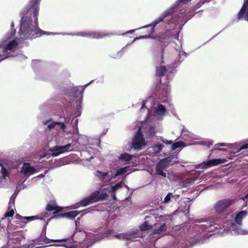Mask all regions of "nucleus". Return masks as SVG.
Returning <instances> with one entry per match:
<instances>
[{
    "instance_id": "37998d69",
    "label": "nucleus",
    "mask_w": 248,
    "mask_h": 248,
    "mask_svg": "<svg viewBox=\"0 0 248 248\" xmlns=\"http://www.w3.org/2000/svg\"><path fill=\"white\" fill-rule=\"evenodd\" d=\"M162 141L167 145L172 144L173 141L172 140H162Z\"/></svg>"
},
{
    "instance_id": "cd10ccee",
    "label": "nucleus",
    "mask_w": 248,
    "mask_h": 248,
    "mask_svg": "<svg viewBox=\"0 0 248 248\" xmlns=\"http://www.w3.org/2000/svg\"><path fill=\"white\" fill-rule=\"evenodd\" d=\"M108 172H103L101 171H97L96 172V175L97 176L100 180H104L105 177L108 175Z\"/></svg>"
},
{
    "instance_id": "a211bd4d",
    "label": "nucleus",
    "mask_w": 248,
    "mask_h": 248,
    "mask_svg": "<svg viewBox=\"0 0 248 248\" xmlns=\"http://www.w3.org/2000/svg\"><path fill=\"white\" fill-rule=\"evenodd\" d=\"M126 240H130L131 241H136L138 239L141 237L139 231L137 230L131 232H126Z\"/></svg>"
},
{
    "instance_id": "c9c22d12",
    "label": "nucleus",
    "mask_w": 248,
    "mask_h": 248,
    "mask_svg": "<svg viewBox=\"0 0 248 248\" xmlns=\"http://www.w3.org/2000/svg\"><path fill=\"white\" fill-rule=\"evenodd\" d=\"M126 232L119 233L115 235V237L119 239H126Z\"/></svg>"
},
{
    "instance_id": "f704fd0d",
    "label": "nucleus",
    "mask_w": 248,
    "mask_h": 248,
    "mask_svg": "<svg viewBox=\"0 0 248 248\" xmlns=\"http://www.w3.org/2000/svg\"><path fill=\"white\" fill-rule=\"evenodd\" d=\"M211 0H200L196 4V7L197 8H200L202 4L206 2H209Z\"/></svg>"
},
{
    "instance_id": "9d476101",
    "label": "nucleus",
    "mask_w": 248,
    "mask_h": 248,
    "mask_svg": "<svg viewBox=\"0 0 248 248\" xmlns=\"http://www.w3.org/2000/svg\"><path fill=\"white\" fill-rule=\"evenodd\" d=\"M153 227H154L153 232V234H160L163 235L166 234L167 227L165 223L157 221L154 224Z\"/></svg>"
},
{
    "instance_id": "6ab92c4d",
    "label": "nucleus",
    "mask_w": 248,
    "mask_h": 248,
    "mask_svg": "<svg viewBox=\"0 0 248 248\" xmlns=\"http://www.w3.org/2000/svg\"><path fill=\"white\" fill-rule=\"evenodd\" d=\"M63 240L50 239L47 238L46 235H41L39 237L35 240L34 242L39 244H41V242H44L45 244H48L52 242H61Z\"/></svg>"
},
{
    "instance_id": "5fc2aeb1",
    "label": "nucleus",
    "mask_w": 248,
    "mask_h": 248,
    "mask_svg": "<svg viewBox=\"0 0 248 248\" xmlns=\"http://www.w3.org/2000/svg\"><path fill=\"white\" fill-rule=\"evenodd\" d=\"M245 197L246 198H248V194H247L246 196H245Z\"/></svg>"
},
{
    "instance_id": "4468645a",
    "label": "nucleus",
    "mask_w": 248,
    "mask_h": 248,
    "mask_svg": "<svg viewBox=\"0 0 248 248\" xmlns=\"http://www.w3.org/2000/svg\"><path fill=\"white\" fill-rule=\"evenodd\" d=\"M80 212L78 211H72L66 213H62L57 216H54L53 217L59 218L61 217H67L70 219H74L78 215Z\"/></svg>"
},
{
    "instance_id": "a19ab883",
    "label": "nucleus",
    "mask_w": 248,
    "mask_h": 248,
    "mask_svg": "<svg viewBox=\"0 0 248 248\" xmlns=\"http://www.w3.org/2000/svg\"><path fill=\"white\" fill-rule=\"evenodd\" d=\"M57 124L60 125L61 126V128L64 130L66 128V125H65L64 123L63 122H56Z\"/></svg>"
},
{
    "instance_id": "8fccbe9b",
    "label": "nucleus",
    "mask_w": 248,
    "mask_h": 248,
    "mask_svg": "<svg viewBox=\"0 0 248 248\" xmlns=\"http://www.w3.org/2000/svg\"><path fill=\"white\" fill-rule=\"evenodd\" d=\"M231 226L233 230L235 229L236 225L234 223H232L231 224Z\"/></svg>"
},
{
    "instance_id": "3c124183",
    "label": "nucleus",
    "mask_w": 248,
    "mask_h": 248,
    "mask_svg": "<svg viewBox=\"0 0 248 248\" xmlns=\"http://www.w3.org/2000/svg\"><path fill=\"white\" fill-rule=\"evenodd\" d=\"M91 82H90L89 83H88V84H86V85H85L84 86V87H83V88L82 89V91H82V92H83V90H84V89H85L87 87V86H88V85H89Z\"/></svg>"
},
{
    "instance_id": "f257e3e1",
    "label": "nucleus",
    "mask_w": 248,
    "mask_h": 248,
    "mask_svg": "<svg viewBox=\"0 0 248 248\" xmlns=\"http://www.w3.org/2000/svg\"><path fill=\"white\" fill-rule=\"evenodd\" d=\"M40 1L41 0H30L26 9L20 14L22 18L19 33L24 39H32L49 34L38 27L37 16Z\"/></svg>"
},
{
    "instance_id": "58836bf2",
    "label": "nucleus",
    "mask_w": 248,
    "mask_h": 248,
    "mask_svg": "<svg viewBox=\"0 0 248 248\" xmlns=\"http://www.w3.org/2000/svg\"><path fill=\"white\" fill-rule=\"evenodd\" d=\"M15 217H16L17 219H19V220H20V222H21V223H22V224H23V225H24L25 224H26V222H24V221H22L23 219H24V217H22V216H21L19 215V214H17L16 215Z\"/></svg>"
},
{
    "instance_id": "a878e982",
    "label": "nucleus",
    "mask_w": 248,
    "mask_h": 248,
    "mask_svg": "<svg viewBox=\"0 0 248 248\" xmlns=\"http://www.w3.org/2000/svg\"><path fill=\"white\" fill-rule=\"evenodd\" d=\"M170 91V84L169 82H165L163 85L162 89V93L163 96H166V95Z\"/></svg>"
},
{
    "instance_id": "f8f14e48",
    "label": "nucleus",
    "mask_w": 248,
    "mask_h": 248,
    "mask_svg": "<svg viewBox=\"0 0 248 248\" xmlns=\"http://www.w3.org/2000/svg\"><path fill=\"white\" fill-rule=\"evenodd\" d=\"M71 147V144L68 143L64 146H55L53 147L50 150L52 151V156H56L63 153L66 151L69 150V148Z\"/></svg>"
},
{
    "instance_id": "412c9836",
    "label": "nucleus",
    "mask_w": 248,
    "mask_h": 248,
    "mask_svg": "<svg viewBox=\"0 0 248 248\" xmlns=\"http://www.w3.org/2000/svg\"><path fill=\"white\" fill-rule=\"evenodd\" d=\"M247 215V212L246 211H241L237 213L234 218V221L239 225H242L243 219Z\"/></svg>"
},
{
    "instance_id": "ea45409f",
    "label": "nucleus",
    "mask_w": 248,
    "mask_h": 248,
    "mask_svg": "<svg viewBox=\"0 0 248 248\" xmlns=\"http://www.w3.org/2000/svg\"><path fill=\"white\" fill-rule=\"evenodd\" d=\"M56 125H57L56 122H52L47 125V128L49 130L53 129Z\"/></svg>"
},
{
    "instance_id": "79ce46f5",
    "label": "nucleus",
    "mask_w": 248,
    "mask_h": 248,
    "mask_svg": "<svg viewBox=\"0 0 248 248\" xmlns=\"http://www.w3.org/2000/svg\"><path fill=\"white\" fill-rule=\"evenodd\" d=\"M248 149V142L243 145L238 150V152H240L243 149Z\"/></svg>"
},
{
    "instance_id": "6e6552de",
    "label": "nucleus",
    "mask_w": 248,
    "mask_h": 248,
    "mask_svg": "<svg viewBox=\"0 0 248 248\" xmlns=\"http://www.w3.org/2000/svg\"><path fill=\"white\" fill-rule=\"evenodd\" d=\"M170 161L171 160L169 157L160 160L156 166L155 170L156 173L163 177H166V173L163 170L169 167Z\"/></svg>"
},
{
    "instance_id": "72a5a7b5",
    "label": "nucleus",
    "mask_w": 248,
    "mask_h": 248,
    "mask_svg": "<svg viewBox=\"0 0 248 248\" xmlns=\"http://www.w3.org/2000/svg\"><path fill=\"white\" fill-rule=\"evenodd\" d=\"M226 145V144L224 143H220L216 144L215 145V147H214L212 151L215 150H218L222 151H226L225 149H224V148H219L218 147V146H225Z\"/></svg>"
},
{
    "instance_id": "bb28decb",
    "label": "nucleus",
    "mask_w": 248,
    "mask_h": 248,
    "mask_svg": "<svg viewBox=\"0 0 248 248\" xmlns=\"http://www.w3.org/2000/svg\"><path fill=\"white\" fill-rule=\"evenodd\" d=\"M185 146V143L184 141L180 140L178 142L172 143L171 145V149L174 150L178 148Z\"/></svg>"
},
{
    "instance_id": "2f4dec72",
    "label": "nucleus",
    "mask_w": 248,
    "mask_h": 248,
    "mask_svg": "<svg viewBox=\"0 0 248 248\" xmlns=\"http://www.w3.org/2000/svg\"><path fill=\"white\" fill-rule=\"evenodd\" d=\"M0 166L1 167V173L4 178H5L6 176L8 175V172L7 169L3 167V164L0 163Z\"/></svg>"
},
{
    "instance_id": "603ef678",
    "label": "nucleus",
    "mask_w": 248,
    "mask_h": 248,
    "mask_svg": "<svg viewBox=\"0 0 248 248\" xmlns=\"http://www.w3.org/2000/svg\"><path fill=\"white\" fill-rule=\"evenodd\" d=\"M78 122V119H76L75 121V124H77Z\"/></svg>"
},
{
    "instance_id": "c03bdc74",
    "label": "nucleus",
    "mask_w": 248,
    "mask_h": 248,
    "mask_svg": "<svg viewBox=\"0 0 248 248\" xmlns=\"http://www.w3.org/2000/svg\"><path fill=\"white\" fill-rule=\"evenodd\" d=\"M164 147V146L162 144H159L156 146L158 151H161Z\"/></svg>"
},
{
    "instance_id": "0eeeda50",
    "label": "nucleus",
    "mask_w": 248,
    "mask_h": 248,
    "mask_svg": "<svg viewBox=\"0 0 248 248\" xmlns=\"http://www.w3.org/2000/svg\"><path fill=\"white\" fill-rule=\"evenodd\" d=\"M146 145L143 134L140 129H139L136 133L132 142V145L133 148L137 150H141Z\"/></svg>"
},
{
    "instance_id": "20e7f679",
    "label": "nucleus",
    "mask_w": 248,
    "mask_h": 248,
    "mask_svg": "<svg viewBox=\"0 0 248 248\" xmlns=\"http://www.w3.org/2000/svg\"><path fill=\"white\" fill-rule=\"evenodd\" d=\"M18 46L17 42L13 40L7 43L3 41L0 43V62L11 57H14L13 53Z\"/></svg>"
},
{
    "instance_id": "e433bc0d",
    "label": "nucleus",
    "mask_w": 248,
    "mask_h": 248,
    "mask_svg": "<svg viewBox=\"0 0 248 248\" xmlns=\"http://www.w3.org/2000/svg\"><path fill=\"white\" fill-rule=\"evenodd\" d=\"M38 216H31V217H25L24 219L27 220L28 221H32L36 219H38Z\"/></svg>"
},
{
    "instance_id": "39448f33",
    "label": "nucleus",
    "mask_w": 248,
    "mask_h": 248,
    "mask_svg": "<svg viewBox=\"0 0 248 248\" xmlns=\"http://www.w3.org/2000/svg\"><path fill=\"white\" fill-rule=\"evenodd\" d=\"M234 201L235 200L232 199H223L218 200L214 205V208L217 215H223V218H225L229 214L226 212L234 202Z\"/></svg>"
},
{
    "instance_id": "de8ad7c7",
    "label": "nucleus",
    "mask_w": 248,
    "mask_h": 248,
    "mask_svg": "<svg viewBox=\"0 0 248 248\" xmlns=\"http://www.w3.org/2000/svg\"><path fill=\"white\" fill-rule=\"evenodd\" d=\"M194 15V14L193 13V12L191 13V14H189L188 15V17L187 18V20L190 19Z\"/></svg>"
},
{
    "instance_id": "393cba45",
    "label": "nucleus",
    "mask_w": 248,
    "mask_h": 248,
    "mask_svg": "<svg viewBox=\"0 0 248 248\" xmlns=\"http://www.w3.org/2000/svg\"><path fill=\"white\" fill-rule=\"evenodd\" d=\"M153 216L154 217L155 220H152L151 218H149L148 220H149L150 224L153 225V223L155 222V221H156V219L159 217V215L157 213H156V212L155 211H152L149 215L146 216L145 217H149L150 216Z\"/></svg>"
},
{
    "instance_id": "09e8293b",
    "label": "nucleus",
    "mask_w": 248,
    "mask_h": 248,
    "mask_svg": "<svg viewBox=\"0 0 248 248\" xmlns=\"http://www.w3.org/2000/svg\"><path fill=\"white\" fill-rule=\"evenodd\" d=\"M136 30H130L129 31H127L125 33H124L123 35H124V34H126V33H133Z\"/></svg>"
},
{
    "instance_id": "473e14b6",
    "label": "nucleus",
    "mask_w": 248,
    "mask_h": 248,
    "mask_svg": "<svg viewBox=\"0 0 248 248\" xmlns=\"http://www.w3.org/2000/svg\"><path fill=\"white\" fill-rule=\"evenodd\" d=\"M173 197H174V196L171 193H168L164 198V202L165 203H169L170 202L171 198Z\"/></svg>"
},
{
    "instance_id": "ddd939ff",
    "label": "nucleus",
    "mask_w": 248,
    "mask_h": 248,
    "mask_svg": "<svg viewBox=\"0 0 248 248\" xmlns=\"http://www.w3.org/2000/svg\"><path fill=\"white\" fill-rule=\"evenodd\" d=\"M243 17L248 22V0H244V3L238 14V18Z\"/></svg>"
},
{
    "instance_id": "5701e85b",
    "label": "nucleus",
    "mask_w": 248,
    "mask_h": 248,
    "mask_svg": "<svg viewBox=\"0 0 248 248\" xmlns=\"http://www.w3.org/2000/svg\"><path fill=\"white\" fill-rule=\"evenodd\" d=\"M203 224H201V228L202 230V231H211L210 230V228L214 225V224L212 222H209L207 221H202Z\"/></svg>"
},
{
    "instance_id": "4d7b16f0",
    "label": "nucleus",
    "mask_w": 248,
    "mask_h": 248,
    "mask_svg": "<svg viewBox=\"0 0 248 248\" xmlns=\"http://www.w3.org/2000/svg\"><path fill=\"white\" fill-rule=\"evenodd\" d=\"M189 14H190V13H187V14H186V15H187V14H188V15H189Z\"/></svg>"
},
{
    "instance_id": "c756f323",
    "label": "nucleus",
    "mask_w": 248,
    "mask_h": 248,
    "mask_svg": "<svg viewBox=\"0 0 248 248\" xmlns=\"http://www.w3.org/2000/svg\"><path fill=\"white\" fill-rule=\"evenodd\" d=\"M14 214V211L12 207L10 205L8 206V210L5 214V217H12Z\"/></svg>"
},
{
    "instance_id": "423d86ee",
    "label": "nucleus",
    "mask_w": 248,
    "mask_h": 248,
    "mask_svg": "<svg viewBox=\"0 0 248 248\" xmlns=\"http://www.w3.org/2000/svg\"><path fill=\"white\" fill-rule=\"evenodd\" d=\"M108 196L106 193L100 194L99 192L97 191L92 193V194L87 198L83 199L80 202L82 206H86L92 203L99 201V200H104Z\"/></svg>"
},
{
    "instance_id": "1a4fd4ad",
    "label": "nucleus",
    "mask_w": 248,
    "mask_h": 248,
    "mask_svg": "<svg viewBox=\"0 0 248 248\" xmlns=\"http://www.w3.org/2000/svg\"><path fill=\"white\" fill-rule=\"evenodd\" d=\"M227 160L225 159H213L208 161H203L198 166L199 168L206 169L213 166L225 163Z\"/></svg>"
},
{
    "instance_id": "7ed1b4c3",
    "label": "nucleus",
    "mask_w": 248,
    "mask_h": 248,
    "mask_svg": "<svg viewBox=\"0 0 248 248\" xmlns=\"http://www.w3.org/2000/svg\"><path fill=\"white\" fill-rule=\"evenodd\" d=\"M172 34L170 30L161 33L155 38L154 44L156 48H160L161 52V64L164 63V53L165 47L170 44Z\"/></svg>"
},
{
    "instance_id": "4c0bfd02",
    "label": "nucleus",
    "mask_w": 248,
    "mask_h": 248,
    "mask_svg": "<svg viewBox=\"0 0 248 248\" xmlns=\"http://www.w3.org/2000/svg\"><path fill=\"white\" fill-rule=\"evenodd\" d=\"M121 183H118L115 186H113L112 187V190L113 192H115L118 189L120 188L121 187Z\"/></svg>"
},
{
    "instance_id": "c85d7f7f",
    "label": "nucleus",
    "mask_w": 248,
    "mask_h": 248,
    "mask_svg": "<svg viewBox=\"0 0 248 248\" xmlns=\"http://www.w3.org/2000/svg\"><path fill=\"white\" fill-rule=\"evenodd\" d=\"M156 111L158 114L163 115L166 112V109L163 105L160 104L158 105Z\"/></svg>"
},
{
    "instance_id": "7c9ffc66",
    "label": "nucleus",
    "mask_w": 248,
    "mask_h": 248,
    "mask_svg": "<svg viewBox=\"0 0 248 248\" xmlns=\"http://www.w3.org/2000/svg\"><path fill=\"white\" fill-rule=\"evenodd\" d=\"M126 171V167H123L121 168L120 169H119L117 170L115 174V176H118L121 175H122L124 174Z\"/></svg>"
},
{
    "instance_id": "49530a36",
    "label": "nucleus",
    "mask_w": 248,
    "mask_h": 248,
    "mask_svg": "<svg viewBox=\"0 0 248 248\" xmlns=\"http://www.w3.org/2000/svg\"><path fill=\"white\" fill-rule=\"evenodd\" d=\"M11 203H13V204H14L15 203V200L14 199H12L11 198L10 200V202H9V205H10Z\"/></svg>"
},
{
    "instance_id": "b1692460",
    "label": "nucleus",
    "mask_w": 248,
    "mask_h": 248,
    "mask_svg": "<svg viewBox=\"0 0 248 248\" xmlns=\"http://www.w3.org/2000/svg\"><path fill=\"white\" fill-rule=\"evenodd\" d=\"M132 155L127 153L122 154L119 157V159L122 161H128L131 160Z\"/></svg>"
},
{
    "instance_id": "6e6d98bb",
    "label": "nucleus",
    "mask_w": 248,
    "mask_h": 248,
    "mask_svg": "<svg viewBox=\"0 0 248 248\" xmlns=\"http://www.w3.org/2000/svg\"><path fill=\"white\" fill-rule=\"evenodd\" d=\"M16 29H14V33H15V32H16Z\"/></svg>"
},
{
    "instance_id": "f03ea898",
    "label": "nucleus",
    "mask_w": 248,
    "mask_h": 248,
    "mask_svg": "<svg viewBox=\"0 0 248 248\" xmlns=\"http://www.w3.org/2000/svg\"><path fill=\"white\" fill-rule=\"evenodd\" d=\"M173 12V9H169L166 11L160 17L153 21L151 25L142 27V29H143L142 33L144 34L136 38L135 39L150 38L154 31V28L155 26L161 22L165 21L169 25L174 24L175 20L172 17Z\"/></svg>"
},
{
    "instance_id": "864d4df0",
    "label": "nucleus",
    "mask_w": 248,
    "mask_h": 248,
    "mask_svg": "<svg viewBox=\"0 0 248 248\" xmlns=\"http://www.w3.org/2000/svg\"><path fill=\"white\" fill-rule=\"evenodd\" d=\"M11 27H12V28L14 27V24L13 22H12L11 24Z\"/></svg>"
},
{
    "instance_id": "a18cd8bd",
    "label": "nucleus",
    "mask_w": 248,
    "mask_h": 248,
    "mask_svg": "<svg viewBox=\"0 0 248 248\" xmlns=\"http://www.w3.org/2000/svg\"><path fill=\"white\" fill-rule=\"evenodd\" d=\"M160 85H157L156 87L154 89L155 92H157L159 90H160Z\"/></svg>"
},
{
    "instance_id": "f3484780",
    "label": "nucleus",
    "mask_w": 248,
    "mask_h": 248,
    "mask_svg": "<svg viewBox=\"0 0 248 248\" xmlns=\"http://www.w3.org/2000/svg\"><path fill=\"white\" fill-rule=\"evenodd\" d=\"M151 218L152 220H155L153 216H150L149 217H145L144 222L140 226V231H144L150 230L153 227V225L150 224L149 218Z\"/></svg>"
},
{
    "instance_id": "9b49d317",
    "label": "nucleus",
    "mask_w": 248,
    "mask_h": 248,
    "mask_svg": "<svg viewBox=\"0 0 248 248\" xmlns=\"http://www.w3.org/2000/svg\"><path fill=\"white\" fill-rule=\"evenodd\" d=\"M46 209L49 212L53 211V214H58L63 211V208L58 206L55 200L49 201L46 206Z\"/></svg>"
},
{
    "instance_id": "dca6fc26",
    "label": "nucleus",
    "mask_w": 248,
    "mask_h": 248,
    "mask_svg": "<svg viewBox=\"0 0 248 248\" xmlns=\"http://www.w3.org/2000/svg\"><path fill=\"white\" fill-rule=\"evenodd\" d=\"M79 35L83 37H88L90 38L99 39L103 38L105 35L101 34L100 33L97 31H92L90 32H80L78 33Z\"/></svg>"
},
{
    "instance_id": "2eb2a0df",
    "label": "nucleus",
    "mask_w": 248,
    "mask_h": 248,
    "mask_svg": "<svg viewBox=\"0 0 248 248\" xmlns=\"http://www.w3.org/2000/svg\"><path fill=\"white\" fill-rule=\"evenodd\" d=\"M30 163H24L21 168V172L23 173L26 175H30L36 172L35 169L30 166Z\"/></svg>"
},
{
    "instance_id": "4be33fe9",
    "label": "nucleus",
    "mask_w": 248,
    "mask_h": 248,
    "mask_svg": "<svg viewBox=\"0 0 248 248\" xmlns=\"http://www.w3.org/2000/svg\"><path fill=\"white\" fill-rule=\"evenodd\" d=\"M61 240H64L62 241L61 242H64V244L59 245L58 246L63 247L66 248H72L76 244L73 238H67V239H62Z\"/></svg>"
},
{
    "instance_id": "aec40b11",
    "label": "nucleus",
    "mask_w": 248,
    "mask_h": 248,
    "mask_svg": "<svg viewBox=\"0 0 248 248\" xmlns=\"http://www.w3.org/2000/svg\"><path fill=\"white\" fill-rule=\"evenodd\" d=\"M167 70L165 66H157L155 68V75L157 77H160L159 84L161 83V78L163 77L166 73Z\"/></svg>"
}]
</instances>
